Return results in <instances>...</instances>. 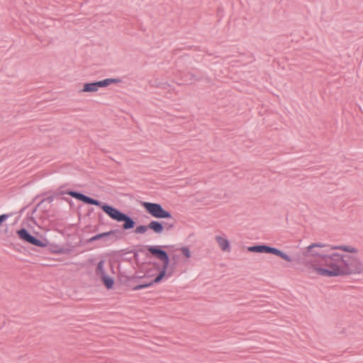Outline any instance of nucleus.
I'll return each mask as SVG.
<instances>
[{
    "label": "nucleus",
    "instance_id": "nucleus-13",
    "mask_svg": "<svg viewBox=\"0 0 363 363\" xmlns=\"http://www.w3.org/2000/svg\"><path fill=\"white\" fill-rule=\"evenodd\" d=\"M96 272L101 277H103L104 276L107 274V273L104 269V261H101L99 262L97 269H96Z\"/></svg>",
    "mask_w": 363,
    "mask_h": 363
},
{
    "label": "nucleus",
    "instance_id": "nucleus-15",
    "mask_svg": "<svg viewBox=\"0 0 363 363\" xmlns=\"http://www.w3.org/2000/svg\"><path fill=\"white\" fill-rule=\"evenodd\" d=\"M180 251L186 258H190L191 257V252L189 247H182L180 248Z\"/></svg>",
    "mask_w": 363,
    "mask_h": 363
},
{
    "label": "nucleus",
    "instance_id": "nucleus-18",
    "mask_svg": "<svg viewBox=\"0 0 363 363\" xmlns=\"http://www.w3.org/2000/svg\"><path fill=\"white\" fill-rule=\"evenodd\" d=\"M144 289V286H143L142 284H140V285L135 286L133 288V290H140V289Z\"/></svg>",
    "mask_w": 363,
    "mask_h": 363
},
{
    "label": "nucleus",
    "instance_id": "nucleus-7",
    "mask_svg": "<svg viewBox=\"0 0 363 363\" xmlns=\"http://www.w3.org/2000/svg\"><path fill=\"white\" fill-rule=\"evenodd\" d=\"M17 234L21 240L26 241L30 244H33L35 246L45 247L47 245L46 242H42L36 239L35 238L33 237L25 229H21L18 230Z\"/></svg>",
    "mask_w": 363,
    "mask_h": 363
},
{
    "label": "nucleus",
    "instance_id": "nucleus-1",
    "mask_svg": "<svg viewBox=\"0 0 363 363\" xmlns=\"http://www.w3.org/2000/svg\"><path fill=\"white\" fill-rule=\"evenodd\" d=\"M308 256L319 261L312 265L319 276L337 277L363 274V261L357 247L350 245H328L314 243L306 248Z\"/></svg>",
    "mask_w": 363,
    "mask_h": 363
},
{
    "label": "nucleus",
    "instance_id": "nucleus-17",
    "mask_svg": "<svg viewBox=\"0 0 363 363\" xmlns=\"http://www.w3.org/2000/svg\"><path fill=\"white\" fill-rule=\"evenodd\" d=\"M156 284V283H155V282H154V279H153L151 282H150V283H146V284H142V285H143V286H144V289H145V288H147V287L151 286H152V284Z\"/></svg>",
    "mask_w": 363,
    "mask_h": 363
},
{
    "label": "nucleus",
    "instance_id": "nucleus-9",
    "mask_svg": "<svg viewBox=\"0 0 363 363\" xmlns=\"http://www.w3.org/2000/svg\"><path fill=\"white\" fill-rule=\"evenodd\" d=\"M118 221L119 222L124 221L123 228L125 230L130 229V228H133L134 225H135L134 221L130 217H128V216H126L125 214L122 215V216L121 217V218Z\"/></svg>",
    "mask_w": 363,
    "mask_h": 363
},
{
    "label": "nucleus",
    "instance_id": "nucleus-2",
    "mask_svg": "<svg viewBox=\"0 0 363 363\" xmlns=\"http://www.w3.org/2000/svg\"><path fill=\"white\" fill-rule=\"evenodd\" d=\"M69 195L71 196L80 200L86 203L92 204L99 206L101 208V209L112 219L118 221L123 214L121 211H119L118 209L110 206L106 204H101L99 201L97 200H94L91 198H89L84 194H82L80 193H77L75 191H70L68 193Z\"/></svg>",
    "mask_w": 363,
    "mask_h": 363
},
{
    "label": "nucleus",
    "instance_id": "nucleus-3",
    "mask_svg": "<svg viewBox=\"0 0 363 363\" xmlns=\"http://www.w3.org/2000/svg\"><path fill=\"white\" fill-rule=\"evenodd\" d=\"M141 206L145 212L155 218H172V214L169 211L164 209L162 206L157 203L142 202Z\"/></svg>",
    "mask_w": 363,
    "mask_h": 363
},
{
    "label": "nucleus",
    "instance_id": "nucleus-11",
    "mask_svg": "<svg viewBox=\"0 0 363 363\" xmlns=\"http://www.w3.org/2000/svg\"><path fill=\"white\" fill-rule=\"evenodd\" d=\"M102 280H103V282L105 285V286L110 289H112L113 286V284H114V281H113V279L109 276H108V274L104 276L103 277H101Z\"/></svg>",
    "mask_w": 363,
    "mask_h": 363
},
{
    "label": "nucleus",
    "instance_id": "nucleus-4",
    "mask_svg": "<svg viewBox=\"0 0 363 363\" xmlns=\"http://www.w3.org/2000/svg\"><path fill=\"white\" fill-rule=\"evenodd\" d=\"M147 250L156 257L160 259L163 262V266L162 269H160V272L158 275L154 279V282L160 283L164 279L166 275V271L167 267L169 265V257L166 252L158 249L157 247L150 246L147 248Z\"/></svg>",
    "mask_w": 363,
    "mask_h": 363
},
{
    "label": "nucleus",
    "instance_id": "nucleus-12",
    "mask_svg": "<svg viewBox=\"0 0 363 363\" xmlns=\"http://www.w3.org/2000/svg\"><path fill=\"white\" fill-rule=\"evenodd\" d=\"M113 233V231H109V232H106V233H100V234H98L95 236H93L92 238H89V240H87V242L91 243L94 241H96V240H100L103 238H105V237H107L110 235H112Z\"/></svg>",
    "mask_w": 363,
    "mask_h": 363
},
{
    "label": "nucleus",
    "instance_id": "nucleus-8",
    "mask_svg": "<svg viewBox=\"0 0 363 363\" xmlns=\"http://www.w3.org/2000/svg\"><path fill=\"white\" fill-rule=\"evenodd\" d=\"M215 240L216 241L220 249L223 252H230V242L228 240V237L225 234L218 235L215 237Z\"/></svg>",
    "mask_w": 363,
    "mask_h": 363
},
{
    "label": "nucleus",
    "instance_id": "nucleus-14",
    "mask_svg": "<svg viewBox=\"0 0 363 363\" xmlns=\"http://www.w3.org/2000/svg\"><path fill=\"white\" fill-rule=\"evenodd\" d=\"M148 228H149L148 225L147 226L144 225H138L135 229V233L137 234H144L147 231Z\"/></svg>",
    "mask_w": 363,
    "mask_h": 363
},
{
    "label": "nucleus",
    "instance_id": "nucleus-5",
    "mask_svg": "<svg viewBox=\"0 0 363 363\" xmlns=\"http://www.w3.org/2000/svg\"><path fill=\"white\" fill-rule=\"evenodd\" d=\"M119 82L117 79H105L99 82L84 83L79 91L80 93L92 94L96 93L101 88L106 87L111 84H116Z\"/></svg>",
    "mask_w": 363,
    "mask_h": 363
},
{
    "label": "nucleus",
    "instance_id": "nucleus-16",
    "mask_svg": "<svg viewBox=\"0 0 363 363\" xmlns=\"http://www.w3.org/2000/svg\"><path fill=\"white\" fill-rule=\"evenodd\" d=\"M9 218V215L7 214H2L0 216V226L4 222L7 218Z\"/></svg>",
    "mask_w": 363,
    "mask_h": 363
},
{
    "label": "nucleus",
    "instance_id": "nucleus-10",
    "mask_svg": "<svg viewBox=\"0 0 363 363\" xmlns=\"http://www.w3.org/2000/svg\"><path fill=\"white\" fill-rule=\"evenodd\" d=\"M148 227L156 233H162L164 230V227L162 223L156 220H152L148 224Z\"/></svg>",
    "mask_w": 363,
    "mask_h": 363
},
{
    "label": "nucleus",
    "instance_id": "nucleus-6",
    "mask_svg": "<svg viewBox=\"0 0 363 363\" xmlns=\"http://www.w3.org/2000/svg\"><path fill=\"white\" fill-rule=\"evenodd\" d=\"M247 251L257 253H270L275 255L286 262H291V258L282 251L267 245H255L247 247Z\"/></svg>",
    "mask_w": 363,
    "mask_h": 363
}]
</instances>
